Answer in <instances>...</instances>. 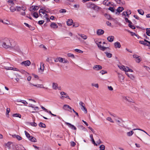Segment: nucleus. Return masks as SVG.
Masks as SVG:
<instances>
[{"mask_svg":"<svg viewBox=\"0 0 150 150\" xmlns=\"http://www.w3.org/2000/svg\"><path fill=\"white\" fill-rule=\"evenodd\" d=\"M25 11H21L20 12V15L22 16H25V15H26V13H25Z\"/></svg>","mask_w":150,"mask_h":150,"instance_id":"obj_56","label":"nucleus"},{"mask_svg":"<svg viewBox=\"0 0 150 150\" xmlns=\"http://www.w3.org/2000/svg\"><path fill=\"white\" fill-rule=\"evenodd\" d=\"M60 94L62 97L65 98H67L69 99H70L68 95L64 92H62L60 93Z\"/></svg>","mask_w":150,"mask_h":150,"instance_id":"obj_16","label":"nucleus"},{"mask_svg":"<svg viewBox=\"0 0 150 150\" xmlns=\"http://www.w3.org/2000/svg\"><path fill=\"white\" fill-rule=\"evenodd\" d=\"M58 60L59 62L62 63L63 62V58L60 57H58Z\"/></svg>","mask_w":150,"mask_h":150,"instance_id":"obj_57","label":"nucleus"},{"mask_svg":"<svg viewBox=\"0 0 150 150\" xmlns=\"http://www.w3.org/2000/svg\"><path fill=\"white\" fill-rule=\"evenodd\" d=\"M33 86H34L37 87L38 88H43L46 89H47L48 88L47 87L45 88L43 86V85L42 84H37V85L35 84H32Z\"/></svg>","mask_w":150,"mask_h":150,"instance_id":"obj_23","label":"nucleus"},{"mask_svg":"<svg viewBox=\"0 0 150 150\" xmlns=\"http://www.w3.org/2000/svg\"><path fill=\"white\" fill-rule=\"evenodd\" d=\"M50 26L53 28H57L58 27V26L55 23H52L50 25Z\"/></svg>","mask_w":150,"mask_h":150,"instance_id":"obj_26","label":"nucleus"},{"mask_svg":"<svg viewBox=\"0 0 150 150\" xmlns=\"http://www.w3.org/2000/svg\"><path fill=\"white\" fill-rule=\"evenodd\" d=\"M39 126L41 127L45 128L46 127V125L45 124L40 122L39 124Z\"/></svg>","mask_w":150,"mask_h":150,"instance_id":"obj_39","label":"nucleus"},{"mask_svg":"<svg viewBox=\"0 0 150 150\" xmlns=\"http://www.w3.org/2000/svg\"><path fill=\"white\" fill-rule=\"evenodd\" d=\"M26 7L25 6H17L16 7V10L17 11H21V10L24 11L26 10Z\"/></svg>","mask_w":150,"mask_h":150,"instance_id":"obj_4","label":"nucleus"},{"mask_svg":"<svg viewBox=\"0 0 150 150\" xmlns=\"http://www.w3.org/2000/svg\"><path fill=\"white\" fill-rule=\"evenodd\" d=\"M38 9H39V7L38 6L33 5V6H32L30 7V11H32L33 10H34V11L37 10Z\"/></svg>","mask_w":150,"mask_h":150,"instance_id":"obj_12","label":"nucleus"},{"mask_svg":"<svg viewBox=\"0 0 150 150\" xmlns=\"http://www.w3.org/2000/svg\"><path fill=\"white\" fill-rule=\"evenodd\" d=\"M31 64V62L29 60H26L23 61L21 63L22 65H24L25 67L29 66Z\"/></svg>","mask_w":150,"mask_h":150,"instance_id":"obj_6","label":"nucleus"},{"mask_svg":"<svg viewBox=\"0 0 150 150\" xmlns=\"http://www.w3.org/2000/svg\"><path fill=\"white\" fill-rule=\"evenodd\" d=\"M95 41L96 44L97 45L98 47L101 50L103 51H104L107 48L106 47L102 46L100 45L101 43V41H99L98 40H95Z\"/></svg>","mask_w":150,"mask_h":150,"instance_id":"obj_1","label":"nucleus"},{"mask_svg":"<svg viewBox=\"0 0 150 150\" xmlns=\"http://www.w3.org/2000/svg\"><path fill=\"white\" fill-rule=\"evenodd\" d=\"M28 139L32 142H37V140L36 139L33 137L31 136Z\"/></svg>","mask_w":150,"mask_h":150,"instance_id":"obj_24","label":"nucleus"},{"mask_svg":"<svg viewBox=\"0 0 150 150\" xmlns=\"http://www.w3.org/2000/svg\"><path fill=\"white\" fill-rule=\"evenodd\" d=\"M104 33V31L101 29H98L97 30L96 33L98 35H103Z\"/></svg>","mask_w":150,"mask_h":150,"instance_id":"obj_14","label":"nucleus"},{"mask_svg":"<svg viewBox=\"0 0 150 150\" xmlns=\"http://www.w3.org/2000/svg\"><path fill=\"white\" fill-rule=\"evenodd\" d=\"M13 137H15L18 140H21L22 139V137L19 135H15L13 136Z\"/></svg>","mask_w":150,"mask_h":150,"instance_id":"obj_37","label":"nucleus"},{"mask_svg":"<svg viewBox=\"0 0 150 150\" xmlns=\"http://www.w3.org/2000/svg\"><path fill=\"white\" fill-rule=\"evenodd\" d=\"M115 1L120 5H122L125 4V2L124 0H116Z\"/></svg>","mask_w":150,"mask_h":150,"instance_id":"obj_15","label":"nucleus"},{"mask_svg":"<svg viewBox=\"0 0 150 150\" xmlns=\"http://www.w3.org/2000/svg\"><path fill=\"white\" fill-rule=\"evenodd\" d=\"M78 35L85 40H86L87 38V36L83 34L79 33L78 34Z\"/></svg>","mask_w":150,"mask_h":150,"instance_id":"obj_27","label":"nucleus"},{"mask_svg":"<svg viewBox=\"0 0 150 150\" xmlns=\"http://www.w3.org/2000/svg\"><path fill=\"white\" fill-rule=\"evenodd\" d=\"M134 133V132L133 131H131L127 133V134L129 137L131 136Z\"/></svg>","mask_w":150,"mask_h":150,"instance_id":"obj_36","label":"nucleus"},{"mask_svg":"<svg viewBox=\"0 0 150 150\" xmlns=\"http://www.w3.org/2000/svg\"><path fill=\"white\" fill-rule=\"evenodd\" d=\"M129 67H125L124 71H125L126 72L128 71L129 70Z\"/></svg>","mask_w":150,"mask_h":150,"instance_id":"obj_59","label":"nucleus"},{"mask_svg":"<svg viewBox=\"0 0 150 150\" xmlns=\"http://www.w3.org/2000/svg\"><path fill=\"white\" fill-rule=\"evenodd\" d=\"M16 0H10V6L11 5H13L14 4V1H15Z\"/></svg>","mask_w":150,"mask_h":150,"instance_id":"obj_61","label":"nucleus"},{"mask_svg":"<svg viewBox=\"0 0 150 150\" xmlns=\"http://www.w3.org/2000/svg\"><path fill=\"white\" fill-rule=\"evenodd\" d=\"M91 85L92 86H94L96 88H99L98 84V83L94 84V83H92L91 84Z\"/></svg>","mask_w":150,"mask_h":150,"instance_id":"obj_45","label":"nucleus"},{"mask_svg":"<svg viewBox=\"0 0 150 150\" xmlns=\"http://www.w3.org/2000/svg\"><path fill=\"white\" fill-rule=\"evenodd\" d=\"M100 150H104L105 149V146L103 144L101 145L100 146Z\"/></svg>","mask_w":150,"mask_h":150,"instance_id":"obj_46","label":"nucleus"},{"mask_svg":"<svg viewBox=\"0 0 150 150\" xmlns=\"http://www.w3.org/2000/svg\"><path fill=\"white\" fill-rule=\"evenodd\" d=\"M79 105L81 110L84 111L85 113H87V110L85 106L84 103L82 101H80L79 103Z\"/></svg>","mask_w":150,"mask_h":150,"instance_id":"obj_2","label":"nucleus"},{"mask_svg":"<svg viewBox=\"0 0 150 150\" xmlns=\"http://www.w3.org/2000/svg\"><path fill=\"white\" fill-rule=\"evenodd\" d=\"M44 21H43V20H40V21H39L38 22V23L39 24V25H42V24L44 23Z\"/></svg>","mask_w":150,"mask_h":150,"instance_id":"obj_64","label":"nucleus"},{"mask_svg":"<svg viewBox=\"0 0 150 150\" xmlns=\"http://www.w3.org/2000/svg\"><path fill=\"white\" fill-rule=\"evenodd\" d=\"M125 20L126 22H127L129 23H132L127 18H125Z\"/></svg>","mask_w":150,"mask_h":150,"instance_id":"obj_58","label":"nucleus"},{"mask_svg":"<svg viewBox=\"0 0 150 150\" xmlns=\"http://www.w3.org/2000/svg\"><path fill=\"white\" fill-rule=\"evenodd\" d=\"M114 45L115 48H120L121 47L120 43L118 42H117L114 43Z\"/></svg>","mask_w":150,"mask_h":150,"instance_id":"obj_20","label":"nucleus"},{"mask_svg":"<svg viewBox=\"0 0 150 150\" xmlns=\"http://www.w3.org/2000/svg\"><path fill=\"white\" fill-rule=\"evenodd\" d=\"M137 11L140 14L142 15H144V12L142 9H139L137 10Z\"/></svg>","mask_w":150,"mask_h":150,"instance_id":"obj_35","label":"nucleus"},{"mask_svg":"<svg viewBox=\"0 0 150 150\" xmlns=\"http://www.w3.org/2000/svg\"><path fill=\"white\" fill-rule=\"evenodd\" d=\"M10 44L11 46H10V48H13L14 47V49L16 50H17L19 51L20 49L19 47L18 46L15 47L16 45V42L13 40H11V42H10Z\"/></svg>","mask_w":150,"mask_h":150,"instance_id":"obj_3","label":"nucleus"},{"mask_svg":"<svg viewBox=\"0 0 150 150\" xmlns=\"http://www.w3.org/2000/svg\"><path fill=\"white\" fill-rule=\"evenodd\" d=\"M93 69L95 70L98 71L102 69V67L100 65H96L93 67Z\"/></svg>","mask_w":150,"mask_h":150,"instance_id":"obj_13","label":"nucleus"},{"mask_svg":"<svg viewBox=\"0 0 150 150\" xmlns=\"http://www.w3.org/2000/svg\"><path fill=\"white\" fill-rule=\"evenodd\" d=\"M75 51L76 52L81 53H82L83 52L82 51L78 49H75Z\"/></svg>","mask_w":150,"mask_h":150,"instance_id":"obj_50","label":"nucleus"},{"mask_svg":"<svg viewBox=\"0 0 150 150\" xmlns=\"http://www.w3.org/2000/svg\"><path fill=\"white\" fill-rule=\"evenodd\" d=\"M73 23V21L72 19H68L67 21L68 25H71Z\"/></svg>","mask_w":150,"mask_h":150,"instance_id":"obj_30","label":"nucleus"},{"mask_svg":"<svg viewBox=\"0 0 150 150\" xmlns=\"http://www.w3.org/2000/svg\"><path fill=\"white\" fill-rule=\"evenodd\" d=\"M118 67L120 69L124 71L125 66L123 65H118Z\"/></svg>","mask_w":150,"mask_h":150,"instance_id":"obj_53","label":"nucleus"},{"mask_svg":"<svg viewBox=\"0 0 150 150\" xmlns=\"http://www.w3.org/2000/svg\"><path fill=\"white\" fill-rule=\"evenodd\" d=\"M100 73H101L102 75H103L105 74H106L107 73V71H104L103 70L100 71Z\"/></svg>","mask_w":150,"mask_h":150,"instance_id":"obj_63","label":"nucleus"},{"mask_svg":"<svg viewBox=\"0 0 150 150\" xmlns=\"http://www.w3.org/2000/svg\"><path fill=\"white\" fill-rule=\"evenodd\" d=\"M17 150H25V149L24 147L21 145H18Z\"/></svg>","mask_w":150,"mask_h":150,"instance_id":"obj_25","label":"nucleus"},{"mask_svg":"<svg viewBox=\"0 0 150 150\" xmlns=\"http://www.w3.org/2000/svg\"><path fill=\"white\" fill-rule=\"evenodd\" d=\"M10 70L16 71H19V69L17 68L10 67Z\"/></svg>","mask_w":150,"mask_h":150,"instance_id":"obj_52","label":"nucleus"},{"mask_svg":"<svg viewBox=\"0 0 150 150\" xmlns=\"http://www.w3.org/2000/svg\"><path fill=\"white\" fill-rule=\"evenodd\" d=\"M118 75L120 81L121 82H123L124 79V77L121 74H118Z\"/></svg>","mask_w":150,"mask_h":150,"instance_id":"obj_18","label":"nucleus"},{"mask_svg":"<svg viewBox=\"0 0 150 150\" xmlns=\"http://www.w3.org/2000/svg\"><path fill=\"white\" fill-rule=\"evenodd\" d=\"M43 17L44 18L46 19L47 22H49L50 21V19L47 17V14H45V15H44Z\"/></svg>","mask_w":150,"mask_h":150,"instance_id":"obj_44","label":"nucleus"},{"mask_svg":"<svg viewBox=\"0 0 150 150\" xmlns=\"http://www.w3.org/2000/svg\"><path fill=\"white\" fill-rule=\"evenodd\" d=\"M100 8L99 6L94 4V6L92 9L96 11H98L100 10Z\"/></svg>","mask_w":150,"mask_h":150,"instance_id":"obj_28","label":"nucleus"},{"mask_svg":"<svg viewBox=\"0 0 150 150\" xmlns=\"http://www.w3.org/2000/svg\"><path fill=\"white\" fill-rule=\"evenodd\" d=\"M10 10L12 12H13L16 10V8L11 6L10 7Z\"/></svg>","mask_w":150,"mask_h":150,"instance_id":"obj_48","label":"nucleus"},{"mask_svg":"<svg viewBox=\"0 0 150 150\" xmlns=\"http://www.w3.org/2000/svg\"><path fill=\"white\" fill-rule=\"evenodd\" d=\"M19 102L22 103L25 105H26L28 104V103L25 100H21Z\"/></svg>","mask_w":150,"mask_h":150,"instance_id":"obj_47","label":"nucleus"},{"mask_svg":"<svg viewBox=\"0 0 150 150\" xmlns=\"http://www.w3.org/2000/svg\"><path fill=\"white\" fill-rule=\"evenodd\" d=\"M63 109L67 111L71 112H72V108L68 105H64L63 107Z\"/></svg>","mask_w":150,"mask_h":150,"instance_id":"obj_5","label":"nucleus"},{"mask_svg":"<svg viewBox=\"0 0 150 150\" xmlns=\"http://www.w3.org/2000/svg\"><path fill=\"white\" fill-rule=\"evenodd\" d=\"M46 12H48V11H47L46 10H45V9H40L39 11V16L41 17H42V16L41 14V13H42L43 15H45V14H46L45 13Z\"/></svg>","mask_w":150,"mask_h":150,"instance_id":"obj_8","label":"nucleus"},{"mask_svg":"<svg viewBox=\"0 0 150 150\" xmlns=\"http://www.w3.org/2000/svg\"><path fill=\"white\" fill-rule=\"evenodd\" d=\"M124 8L123 7H119L117 8V11L118 12L120 13L124 10Z\"/></svg>","mask_w":150,"mask_h":150,"instance_id":"obj_38","label":"nucleus"},{"mask_svg":"<svg viewBox=\"0 0 150 150\" xmlns=\"http://www.w3.org/2000/svg\"><path fill=\"white\" fill-rule=\"evenodd\" d=\"M30 124L31 125L34 127H36L37 125V124L35 122H31L30 123Z\"/></svg>","mask_w":150,"mask_h":150,"instance_id":"obj_51","label":"nucleus"},{"mask_svg":"<svg viewBox=\"0 0 150 150\" xmlns=\"http://www.w3.org/2000/svg\"><path fill=\"white\" fill-rule=\"evenodd\" d=\"M59 12L61 13H65L66 12V10L64 9H61L60 10Z\"/></svg>","mask_w":150,"mask_h":150,"instance_id":"obj_60","label":"nucleus"},{"mask_svg":"<svg viewBox=\"0 0 150 150\" xmlns=\"http://www.w3.org/2000/svg\"><path fill=\"white\" fill-rule=\"evenodd\" d=\"M6 63H2L1 66L5 68L6 70H8L9 69V68L8 67H7L6 66Z\"/></svg>","mask_w":150,"mask_h":150,"instance_id":"obj_33","label":"nucleus"},{"mask_svg":"<svg viewBox=\"0 0 150 150\" xmlns=\"http://www.w3.org/2000/svg\"><path fill=\"white\" fill-rule=\"evenodd\" d=\"M25 133L26 137L28 139L31 136H30V134H29V133L25 131Z\"/></svg>","mask_w":150,"mask_h":150,"instance_id":"obj_42","label":"nucleus"},{"mask_svg":"<svg viewBox=\"0 0 150 150\" xmlns=\"http://www.w3.org/2000/svg\"><path fill=\"white\" fill-rule=\"evenodd\" d=\"M12 116L14 117H19V118H21V115L19 113L13 114L12 115Z\"/></svg>","mask_w":150,"mask_h":150,"instance_id":"obj_31","label":"nucleus"},{"mask_svg":"<svg viewBox=\"0 0 150 150\" xmlns=\"http://www.w3.org/2000/svg\"><path fill=\"white\" fill-rule=\"evenodd\" d=\"M124 99L126 100L129 102H133V100L132 99L129 97L127 96H124L123 97Z\"/></svg>","mask_w":150,"mask_h":150,"instance_id":"obj_22","label":"nucleus"},{"mask_svg":"<svg viewBox=\"0 0 150 150\" xmlns=\"http://www.w3.org/2000/svg\"><path fill=\"white\" fill-rule=\"evenodd\" d=\"M114 37L113 36H108L107 38V40L110 42H112L114 40Z\"/></svg>","mask_w":150,"mask_h":150,"instance_id":"obj_17","label":"nucleus"},{"mask_svg":"<svg viewBox=\"0 0 150 150\" xmlns=\"http://www.w3.org/2000/svg\"><path fill=\"white\" fill-rule=\"evenodd\" d=\"M2 42H3L2 46L3 47L6 49L8 48H9V45L8 44H7V43L6 42H4L3 40Z\"/></svg>","mask_w":150,"mask_h":150,"instance_id":"obj_19","label":"nucleus"},{"mask_svg":"<svg viewBox=\"0 0 150 150\" xmlns=\"http://www.w3.org/2000/svg\"><path fill=\"white\" fill-rule=\"evenodd\" d=\"M67 55L69 57H72L73 58H74V55L71 53H68L67 54Z\"/></svg>","mask_w":150,"mask_h":150,"instance_id":"obj_62","label":"nucleus"},{"mask_svg":"<svg viewBox=\"0 0 150 150\" xmlns=\"http://www.w3.org/2000/svg\"><path fill=\"white\" fill-rule=\"evenodd\" d=\"M132 24V23L129 24H128L129 26L132 29H135V27L134 26V25H132L131 24Z\"/></svg>","mask_w":150,"mask_h":150,"instance_id":"obj_43","label":"nucleus"},{"mask_svg":"<svg viewBox=\"0 0 150 150\" xmlns=\"http://www.w3.org/2000/svg\"><path fill=\"white\" fill-rule=\"evenodd\" d=\"M18 145L15 143H12V142H10V147H11V148L13 149H16L17 150Z\"/></svg>","mask_w":150,"mask_h":150,"instance_id":"obj_11","label":"nucleus"},{"mask_svg":"<svg viewBox=\"0 0 150 150\" xmlns=\"http://www.w3.org/2000/svg\"><path fill=\"white\" fill-rule=\"evenodd\" d=\"M106 56L108 58H111L112 57V54L108 52H105Z\"/></svg>","mask_w":150,"mask_h":150,"instance_id":"obj_34","label":"nucleus"},{"mask_svg":"<svg viewBox=\"0 0 150 150\" xmlns=\"http://www.w3.org/2000/svg\"><path fill=\"white\" fill-rule=\"evenodd\" d=\"M65 123L71 129L75 130L76 129V128L74 125L71 124L67 122H65Z\"/></svg>","mask_w":150,"mask_h":150,"instance_id":"obj_7","label":"nucleus"},{"mask_svg":"<svg viewBox=\"0 0 150 150\" xmlns=\"http://www.w3.org/2000/svg\"><path fill=\"white\" fill-rule=\"evenodd\" d=\"M108 9L112 12H115V9L113 7H109L108 8Z\"/></svg>","mask_w":150,"mask_h":150,"instance_id":"obj_55","label":"nucleus"},{"mask_svg":"<svg viewBox=\"0 0 150 150\" xmlns=\"http://www.w3.org/2000/svg\"><path fill=\"white\" fill-rule=\"evenodd\" d=\"M106 120H107L110 121V122L112 123H113L114 122V121L112 120V119L110 117H107L106 118Z\"/></svg>","mask_w":150,"mask_h":150,"instance_id":"obj_49","label":"nucleus"},{"mask_svg":"<svg viewBox=\"0 0 150 150\" xmlns=\"http://www.w3.org/2000/svg\"><path fill=\"white\" fill-rule=\"evenodd\" d=\"M146 33L147 35L150 36V28L146 29Z\"/></svg>","mask_w":150,"mask_h":150,"instance_id":"obj_40","label":"nucleus"},{"mask_svg":"<svg viewBox=\"0 0 150 150\" xmlns=\"http://www.w3.org/2000/svg\"><path fill=\"white\" fill-rule=\"evenodd\" d=\"M31 14L34 18H37L39 17V15L38 13L36 12L33 13H31Z\"/></svg>","mask_w":150,"mask_h":150,"instance_id":"obj_32","label":"nucleus"},{"mask_svg":"<svg viewBox=\"0 0 150 150\" xmlns=\"http://www.w3.org/2000/svg\"><path fill=\"white\" fill-rule=\"evenodd\" d=\"M127 16L129 17V15H130L131 13V11L130 10H127L126 12Z\"/></svg>","mask_w":150,"mask_h":150,"instance_id":"obj_41","label":"nucleus"},{"mask_svg":"<svg viewBox=\"0 0 150 150\" xmlns=\"http://www.w3.org/2000/svg\"><path fill=\"white\" fill-rule=\"evenodd\" d=\"M0 22L3 23L4 24L6 25H8L9 24V22L6 19H4L3 20L1 19H0Z\"/></svg>","mask_w":150,"mask_h":150,"instance_id":"obj_21","label":"nucleus"},{"mask_svg":"<svg viewBox=\"0 0 150 150\" xmlns=\"http://www.w3.org/2000/svg\"><path fill=\"white\" fill-rule=\"evenodd\" d=\"M94 4L91 2H89L86 3V5L87 8L92 9L94 6Z\"/></svg>","mask_w":150,"mask_h":150,"instance_id":"obj_10","label":"nucleus"},{"mask_svg":"<svg viewBox=\"0 0 150 150\" xmlns=\"http://www.w3.org/2000/svg\"><path fill=\"white\" fill-rule=\"evenodd\" d=\"M44 64L42 62H40V67L39 69V71L41 73H42L44 69Z\"/></svg>","mask_w":150,"mask_h":150,"instance_id":"obj_9","label":"nucleus"},{"mask_svg":"<svg viewBox=\"0 0 150 150\" xmlns=\"http://www.w3.org/2000/svg\"><path fill=\"white\" fill-rule=\"evenodd\" d=\"M9 109L7 108L6 109V115L8 117H9Z\"/></svg>","mask_w":150,"mask_h":150,"instance_id":"obj_54","label":"nucleus"},{"mask_svg":"<svg viewBox=\"0 0 150 150\" xmlns=\"http://www.w3.org/2000/svg\"><path fill=\"white\" fill-rule=\"evenodd\" d=\"M52 88L54 90H56L58 88V84L55 83H53L52 85Z\"/></svg>","mask_w":150,"mask_h":150,"instance_id":"obj_29","label":"nucleus"}]
</instances>
